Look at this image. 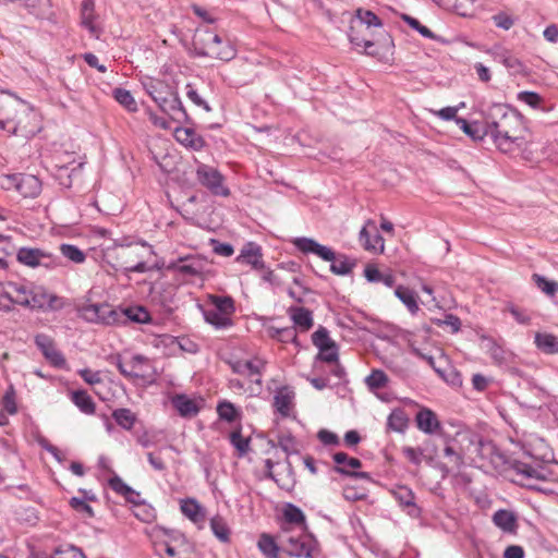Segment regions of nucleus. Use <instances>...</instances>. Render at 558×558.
Segmentation results:
<instances>
[{
    "instance_id": "nucleus-23",
    "label": "nucleus",
    "mask_w": 558,
    "mask_h": 558,
    "mask_svg": "<svg viewBox=\"0 0 558 558\" xmlns=\"http://www.w3.org/2000/svg\"><path fill=\"white\" fill-rule=\"evenodd\" d=\"M174 137L180 144L194 150H201L205 145L203 137L190 128H177Z\"/></svg>"
},
{
    "instance_id": "nucleus-43",
    "label": "nucleus",
    "mask_w": 558,
    "mask_h": 558,
    "mask_svg": "<svg viewBox=\"0 0 558 558\" xmlns=\"http://www.w3.org/2000/svg\"><path fill=\"white\" fill-rule=\"evenodd\" d=\"M217 413L221 420L234 422L240 417V411L231 402L225 400L218 403Z\"/></svg>"
},
{
    "instance_id": "nucleus-15",
    "label": "nucleus",
    "mask_w": 558,
    "mask_h": 558,
    "mask_svg": "<svg viewBox=\"0 0 558 558\" xmlns=\"http://www.w3.org/2000/svg\"><path fill=\"white\" fill-rule=\"evenodd\" d=\"M295 392L289 386H282L275 391L272 405L281 417H289L294 411Z\"/></svg>"
},
{
    "instance_id": "nucleus-17",
    "label": "nucleus",
    "mask_w": 558,
    "mask_h": 558,
    "mask_svg": "<svg viewBox=\"0 0 558 558\" xmlns=\"http://www.w3.org/2000/svg\"><path fill=\"white\" fill-rule=\"evenodd\" d=\"M487 53L492 54L495 60L502 63L512 74L518 75L527 73L526 66L523 62L506 48L496 46L487 50Z\"/></svg>"
},
{
    "instance_id": "nucleus-11",
    "label": "nucleus",
    "mask_w": 558,
    "mask_h": 558,
    "mask_svg": "<svg viewBox=\"0 0 558 558\" xmlns=\"http://www.w3.org/2000/svg\"><path fill=\"white\" fill-rule=\"evenodd\" d=\"M230 367L236 374L257 378L253 379L255 387H251V395H258L262 391V378L260 373L265 367V361L259 357H254L252 360H235L229 362Z\"/></svg>"
},
{
    "instance_id": "nucleus-29",
    "label": "nucleus",
    "mask_w": 558,
    "mask_h": 558,
    "mask_svg": "<svg viewBox=\"0 0 558 558\" xmlns=\"http://www.w3.org/2000/svg\"><path fill=\"white\" fill-rule=\"evenodd\" d=\"M536 348L545 354L558 353V337L549 332H536L534 337Z\"/></svg>"
},
{
    "instance_id": "nucleus-13",
    "label": "nucleus",
    "mask_w": 558,
    "mask_h": 558,
    "mask_svg": "<svg viewBox=\"0 0 558 558\" xmlns=\"http://www.w3.org/2000/svg\"><path fill=\"white\" fill-rule=\"evenodd\" d=\"M8 182L24 197H36L41 191L40 181L32 174H12Z\"/></svg>"
},
{
    "instance_id": "nucleus-4",
    "label": "nucleus",
    "mask_w": 558,
    "mask_h": 558,
    "mask_svg": "<svg viewBox=\"0 0 558 558\" xmlns=\"http://www.w3.org/2000/svg\"><path fill=\"white\" fill-rule=\"evenodd\" d=\"M143 86L160 110L172 120L180 121L186 118L185 109L178 93L167 83L160 80L147 78L143 82Z\"/></svg>"
},
{
    "instance_id": "nucleus-59",
    "label": "nucleus",
    "mask_w": 558,
    "mask_h": 558,
    "mask_svg": "<svg viewBox=\"0 0 558 558\" xmlns=\"http://www.w3.org/2000/svg\"><path fill=\"white\" fill-rule=\"evenodd\" d=\"M3 408L9 414H15L17 412V407L15 403L14 390L10 389L5 392L3 397Z\"/></svg>"
},
{
    "instance_id": "nucleus-35",
    "label": "nucleus",
    "mask_w": 558,
    "mask_h": 558,
    "mask_svg": "<svg viewBox=\"0 0 558 558\" xmlns=\"http://www.w3.org/2000/svg\"><path fill=\"white\" fill-rule=\"evenodd\" d=\"M172 403L182 416H193L198 412V408L194 400L187 398L184 395L175 396L172 399Z\"/></svg>"
},
{
    "instance_id": "nucleus-21",
    "label": "nucleus",
    "mask_w": 558,
    "mask_h": 558,
    "mask_svg": "<svg viewBox=\"0 0 558 558\" xmlns=\"http://www.w3.org/2000/svg\"><path fill=\"white\" fill-rule=\"evenodd\" d=\"M417 428L428 435L435 434L440 429V422L436 414L427 408L421 409L415 416Z\"/></svg>"
},
{
    "instance_id": "nucleus-39",
    "label": "nucleus",
    "mask_w": 558,
    "mask_h": 558,
    "mask_svg": "<svg viewBox=\"0 0 558 558\" xmlns=\"http://www.w3.org/2000/svg\"><path fill=\"white\" fill-rule=\"evenodd\" d=\"M210 529L214 535L222 543H228L230 539V530L226 520L220 515H215L210 520Z\"/></svg>"
},
{
    "instance_id": "nucleus-9",
    "label": "nucleus",
    "mask_w": 558,
    "mask_h": 558,
    "mask_svg": "<svg viewBox=\"0 0 558 558\" xmlns=\"http://www.w3.org/2000/svg\"><path fill=\"white\" fill-rule=\"evenodd\" d=\"M81 314L88 322L105 325H117L123 322V313H121V310L113 308L109 304H89L83 306Z\"/></svg>"
},
{
    "instance_id": "nucleus-33",
    "label": "nucleus",
    "mask_w": 558,
    "mask_h": 558,
    "mask_svg": "<svg viewBox=\"0 0 558 558\" xmlns=\"http://www.w3.org/2000/svg\"><path fill=\"white\" fill-rule=\"evenodd\" d=\"M258 548L268 558H279V551H281V544L275 541L268 534H262L258 539Z\"/></svg>"
},
{
    "instance_id": "nucleus-22",
    "label": "nucleus",
    "mask_w": 558,
    "mask_h": 558,
    "mask_svg": "<svg viewBox=\"0 0 558 558\" xmlns=\"http://www.w3.org/2000/svg\"><path fill=\"white\" fill-rule=\"evenodd\" d=\"M368 226L375 227L374 222L368 220L366 226H364L360 231V242L362 246L369 252L383 253L385 248L384 238L377 232L371 236L367 230Z\"/></svg>"
},
{
    "instance_id": "nucleus-3",
    "label": "nucleus",
    "mask_w": 558,
    "mask_h": 558,
    "mask_svg": "<svg viewBox=\"0 0 558 558\" xmlns=\"http://www.w3.org/2000/svg\"><path fill=\"white\" fill-rule=\"evenodd\" d=\"M146 252L155 254L153 246L147 242L143 241L133 246L129 238H121L104 250V257L116 270L144 274L151 269L145 260Z\"/></svg>"
},
{
    "instance_id": "nucleus-1",
    "label": "nucleus",
    "mask_w": 558,
    "mask_h": 558,
    "mask_svg": "<svg viewBox=\"0 0 558 558\" xmlns=\"http://www.w3.org/2000/svg\"><path fill=\"white\" fill-rule=\"evenodd\" d=\"M489 135L502 151H513L525 144L524 125L521 117L509 112L500 105L493 106L488 113Z\"/></svg>"
},
{
    "instance_id": "nucleus-41",
    "label": "nucleus",
    "mask_w": 558,
    "mask_h": 558,
    "mask_svg": "<svg viewBox=\"0 0 558 558\" xmlns=\"http://www.w3.org/2000/svg\"><path fill=\"white\" fill-rule=\"evenodd\" d=\"M113 98L123 106L130 112L137 111V102L130 93V90L124 88H114L112 92Z\"/></svg>"
},
{
    "instance_id": "nucleus-7",
    "label": "nucleus",
    "mask_w": 558,
    "mask_h": 558,
    "mask_svg": "<svg viewBox=\"0 0 558 558\" xmlns=\"http://www.w3.org/2000/svg\"><path fill=\"white\" fill-rule=\"evenodd\" d=\"M281 551L293 558H316V541L312 535L293 527H282L277 537Z\"/></svg>"
},
{
    "instance_id": "nucleus-49",
    "label": "nucleus",
    "mask_w": 558,
    "mask_h": 558,
    "mask_svg": "<svg viewBox=\"0 0 558 558\" xmlns=\"http://www.w3.org/2000/svg\"><path fill=\"white\" fill-rule=\"evenodd\" d=\"M402 20L413 29L417 31L423 37L435 39L436 35L426 26L422 25L416 19L403 14Z\"/></svg>"
},
{
    "instance_id": "nucleus-63",
    "label": "nucleus",
    "mask_w": 558,
    "mask_h": 558,
    "mask_svg": "<svg viewBox=\"0 0 558 558\" xmlns=\"http://www.w3.org/2000/svg\"><path fill=\"white\" fill-rule=\"evenodd\" d=\"M213 251L217 255L229 257L234 253L233 246L228 243H220L216 240H211Z\"/></svg>"
},
{
    "instance_id": "nucleus-42",
    "label": "nucleus",
    "mask_w": 558,
    "mask_h": 558,
    "mask_svg": "<svg viewBox=\"0 0 558 558\" xmlns=\"http://www.w3.org/2000/svg\"><path fill=\"white\" fill-rule=\"evenodd\" d=\"M312 342L318 349V351H323L324 349H332L333 344L336 343L329 337V331L322 326L312 335Z\"/></svg>"
},
{
    "instance_id": "nucleus-50",
    "label": "nucleus",
    "mask_w": 558,
    "mask_h": 558,
    "mask_svg": "<svg viewBox=\"0 0 558 558\" xmlns=\"http://www.w3.org/2000/svg\"><path fill=\"white\" fill-rule=\"evenodd\" d=\"M230 441L239 451L240 456L245 454L250 449V440L247 438H244L240 430L231 433Z\"/></svg>"
},
{
    "instance_id": "nucleus-52",
    "label": "nucleus",
    "mask_w": 558,
    "mask_h": 558,
    "mask_svg": "<svg viewBox=\"0 0 558 558\" xmlns=\"http://www.w3.org/2000/svg\"><path fill=\"white\" fill-rule=\"evenodd\" d=\"M50 558H86L81 549L74 546L58 548Z\"/></svg>"
},
{
    "instance_id": "nucleus-44",
    "label": "nucleus",
    "mask_w": 558,
    "mask_h": 558,
    "mask_svg": "<svg viewBox=\"0 0 558 558\" xmlns=\"http://www.w3.org/2000/svg\"><path fill=\"white\" fill-rule=\"evenodd\" d=\"M532 279L536 287L548 296H554L558 292V282L551 281L542 275L534 274Z\"/></svg>"
},
{
    "instance_id": "nucleus-55",
    "label": "nucleus",
    "mask_w": 558,
    "mask_h": 558,
    "mask_svg": "<svg viewBox=\"0 0 558 558\" xmlns=\"http://www.w3.org/2000/svg\"><path fill=\"white\" fill-rule=\"evenodd\" d=\"M402 452L404 457L413 464L420 465L423 461V450L421 448L403 447Z\"/></svg>"
},
{
    "instance_id": "nucleus-8",
    "label": "nucleus",
    "mask_w": 558,
    "mask_h": 558,
    "mask_svg": "<svg viewBox=\"0 0 558 558\" xmlns=\"http://www.w3.org/2000/svg\"><path fill=\"white\" fill-rule=\"evenodd\" d=\"M213 307L204 311L205 320L216 328H227L232 325L231 316L235 311L230 296L210 295Z\"/></svg>"
},
{
    "instance_id": "nucleus-48",
    "label": "nucleus",
    "mask_w": 558,
    "mask_h": 558,
    "mask_svg": "<svg viewBox=\"0 0 558 558\" xmlns=\"http://www.w3.org/2000/svg\"><path fill=\"white\" fill-rule=\"evenodd\" d=\"M393 495L401 506L411 507V508L415 509V504H414L415 497H414L413 492L410 488H408L405 486H401L393 493Z\"/></svg>"
},
{
    "instance_id": "nucleus-57",
    "label": "nucleus",
    "mask_w": 558,
    "mask_h": 558,
    "mask_svg": "<svg viewBox=\"0 0 558 558\" xmlns=\"http://www.w3.org/2000/svg\"><path fill=\"white\" fill-rule=\"evenodd\" d=\"M70 505L77 512L85 513V514H87V517L94 515L92 507L88 504H86V501L84 499L73 497L70 500Z\"/></svg>"
},
{
    "instance_id": "nucleus-36",
    "label": "nucleus",
    "mask_w": 558,
    "mask_h": 558,
    "mask_svg": "<svg viewBox=\"0 0 558 558\" xmlns=\"http://www.w3.org/2000/svg\"><path fill=\"white\" fill-rule=\"evenodd\" d=\"M408 424L409 417L402 409L393 410L388 416V428L393 432L403 433L407 429Z\"/></svg>"
},
{
    "instance_id": "nucleus-40",
    "label": "nucleus",
    "mask_w": 558,
    "mask_h": 558,
    "mask_svg": "<svg viewBox=\"0 0 558 558\" xmlns=\"http://www.w3.org/2000/svg\"><path fill=\"white\" fill-rule=\"evenodd\" d=\"M112 417L119 426L128 430L132 429L136 422L135 414L126 408L114 410L112 412Z\"/></svg>"
},
{
    "instance_id": "nucleus-38",
    "label": "nucleus",
    "mask_w": 558,
    "mask_h": 558,
    "mask_svg": "<svg viewBox=\"0 0 558 558\" xmlns=\"http://www.w3.org/2000/svg\"><path fill=\"white\" fill-rule=\"evenodd\" d=\"M330 270L340 276L348 275L352 271V269L355 267L356 263L354 259H351L350 257L345 255H335V259L330 260Z\"/></svg>"
},
{
    "instance_id": "nucleus-2",
    "label": "nucleus",
    "mask_w": 558,
    "mask_h": 558,
    "mask_svg": "<svg viewBox=\"0 0 558 558\" xmlns=\"http://www.w3.org/2000/svg\"><path fill=\"white\" fill-rule=\"evenodd\" d=\"M0 129L9 134L31 138L41 130V117L27 101L13 97L1 107Z\"/></svg>"
},
{
    "instance_id": "nucleus-34",
    "label": "nucleus",
    "mask_w": 558,
    "mask_h": 558,
    "mask_svg": "<svg viewBox=\"0 0 558 558\" xmlns=\"http://www.w3.org/2000/svg\"><path fill=\"white\" fill-rule=\"evenodd\" d=\"M73 403L85 414H94L96 410L92 397L84 390L73 391L71 396Z\"/></svg>"
},
{
    "instance_id": "nucleus-45",
    "label": "nucleus",
    "mask_w": 558,
    "mask_h": 558,
    "mask_svg": "<svg viewBox=\"0 0 558 558\" xmlns=\"http://www.w3.org/2000/svg\"><path fill=\"white\" fill-rule=\"evenodd\" d=\"M518 473L526 478L536 480L538 482H541V478H545L548 475L547 468H534L525 463L518 466Z\"/></svg>"
},
{
    "instance_id": "nucleus-31",
    "label": "nucleus",
    "mask_w": 558,
    "mask_h": 558,
    "mask_svg": "<svg viewBox=\"0 0 558 558\" xmlns=\"http://www.w3.org/2000/svg\"><path fill=\"white\" fill-rule=\"evenodd\" d=\"M395 295L405 305L411 314H416L420 310L417 295L414 291L404 286H398L395 289Z\"/></svg>"
},
{
    "instance_id": "nucleus-19",
    "label": "nucleus",
    "mask_w": 558,
    "mask_h": 558,
    "mask_svg": "<svg viewBox=\"0 0 558 558\" xmlns=\"http://www.w3.org/2000/svg\"><path fill=\"white\" fill-rule=\"evenodd\" d=\"M35 343L52 365L61 367L65 364V359L56 348L53 340L49 336L44 333L37 335L35 337Z\"/></svg>"
},
{
    "instance_id": "nucleus-62",
    "label": "nucleus",
    "mask_w": 558,
    "mask_h": 558,
    "mask_svg": "<svg viewBox=\"0 0 558 558\" xmlns=\"http://www.w3.org/2000/svg\"><path fill=\"white\" fill-rule=\"evenodd\" d=\"M529 487L534 490L547 494V495H554V494L558 495V485H554L549 482H539L538 484H529Z\"/></svg>"
},
{
    "instance_id": "nucleus-25",
    "label": "nucleus",
    "mask_w": 558,
    "mask_h": 558,
    "mask_svg": "<svg viewBox=\"0 0 558 558\" xmlns=\"http://www.w3.org/2000/svg\"><path fill=\"white\" fill-rule=\"evenodd\" d=\"M288 314L301 331H307L314 325L312 312L305 307L291 306L288 308Z\"/></svg>"
},
{
    "instance_id": "nucleus-18",
    "label": "nucleus",
    "mask_w": 558,
    "mask_h": 558,
    "mask_svg": "<svg viewBox=\"0 0 558 558\" xmlns=\"http://www.w3.org/2000/svg\"><path fill=\"white\" fill-rule=\"evenodd\" d=\"M293 244L302 253H313L324 260L335 259V252L330 247L322 245L313 239L296 238Z\"/></svg>"
},
{
    "instance_id": "nucleus-14",
    "label": "nucleus",
    "mask_w": 558,
    "mask_h": 558,
    "mask_svg": "<svg viewBox=\"0 0 558 558\" xmlns=\"http://www.w3.org/2000/svg\"><path fill=\"white\" fill-rule=\"evenodd\" d=\"M63 306V301L56 294L48 293L44 288L32 289V296H29L28 308L32 310H60Z\"/></svg>"
},
{
    "instance_id": "nucleus-12",
    "label": "nucleus",
    "mask_w": 558,
    "mask_h": 558,
    "mask_svg": "<svg viewBox=\"0 0 558 558\" xmlns=\"http://www.w3.org/2000/svg\"><path fill=\"white\" fill-rule=\"evenodd\" d=\"M207 267V259L201 255L179 257L177 260H173L166 266L168 270L177 271L187 277L202 276L206 271Z\"/></svg>"
},
{
    "instance_id": "nucleus-28",
    "label": "nucleus",
    "mask_w": 558,
    "mask_h": 558,
    "mask_svg": "<svg viewBox=\"0 0 558 558\" xmlns=\"http://www.w3.org/2000/svg\"><path fill=\"white\" fill-rule=\"evenodd\" d=\"M95 3L93 0H83L81 5V24L89 31V33L96 38L99 37V29L94 23Z\"/></svg>"
},
{
    "instance_id": "nucleus-32",
    "label": "nucleus",
    "mask_w": 558,
    "mask_h": 558,
    "mask_svg": "<svg viewBox=\"0 0 558 558\" xmlns=\"http://www.w3.org/2000/svg\"><path fill=\"white\" fill-rule=\"evenodd\" d=\"M493 521L496 526L505 532H514L517 529L515 515L508 510H498L493 517Z\"/></svg>"
},
{
    "instance_id": "nucleus-24",
    "label": "nucleus",
    "mask_w": 558,
    "mask_h": 558,
    "mask_svg": "<svg viewBox=\"0 0 558 558\" xmlns=\"http://www.w3.org/2000/svg\"><path fill=\"white\" fill-rule=\"evenodd\" d=\"M180 509L182 513L195 524H203L206 519V511L194 498L181 500Z\"/></svg>"
},
{
    "instance_id": "nucleus-47",
    "label": "nucleus",
    "mask_w": 558,
    "mask_h": 558,
    "mask_svg": "<svg viewBox=\"0 0 558 558\" xmlns=\"http://www.w3.org/2000/svg\"><path fill=\"white\" fill-rule=\"evenodd\" d=\"M371 389L384 388L388 383L387 375L380 369H374L365 379Z\"/></svg>"
},
{
    "instance_id": "nucleus-10",
    "label": "nucleus",
    "mask_w": 558,
    "mask_h": 558,
    "mask_svg": "<svg viewBox=\"0 0 558 558\" xmlns=\"http://www.w3.org/2000/svg\"><path fill=\"white\" fill-rule=\"evenodd\" d=\"M196 179L214 195L227 197L230 194V190L223 184L225 177L214 167L199 163L196 169Z\"/></svg>"
},
{
    "instance_id": "nucleus-56",
    "label": "nucleus",
    "mask_w": 558,
    "mask_h": 558,
    "mask_svg": "<svg viewBox=\"0 0 558 558\" xmlns=\"http://www.w3.org/2000/svg\"><path fill=\"white\" fill-rule=\"evenodd\" d=\"M338 345L337 343L333 344L332 349H324L323 351H319L317 354V360L327 362V363H336L338 362Z\"/></svg>"
},
{
    "instance_id": "nucleus-6",
    "label": "nucleus",
    "mask_w": 558,
    "mask_h": 558,
    "mask_svg": "<svg viewBox=\"0 0 558 558\" xmlns=\"http://www.w3.org/2000/svg\"><path fill=\"white\" fill-rule=\"evenodd\" d=\"M193 46L198 56L222 61H230L236 54L234 47L228 40H222L218 34L207 27L197 29Z\"/></svg>"
},
{
    "instance_id": "nucleus-58",
    "label": "nucleus",
    "mask_w": 558,
    "mask_h": 558,
    "mask_svg": "<svg viewBox=\"0 0 558 558\" xmlns=\"http://www.w3.org/2000/svg\"><path fill=\"white\" fill-rule=\"evenodd\" d=\"M186 95L192 102H194L198 107L204 108L207 112L211 111L209 105L204 99H202V97L197 94V92L192 87L191 84L186 85Z\"/></svg>"
},
{
    "instance_id": "nucleus-27",
    "label": "nucleus",
    "mask_w": 558,
    "mask_h": 558,
    "mask_svg": "<svg viewBox=\"0 0 558 558\" xmlns=\"http://www.w3.org/2000/svg\"><path fill=\"white\" fill-rule=\"evenodd\" d=\"M284 523L282 527H292L291 525H295L293 527L296 531L305 530V515L300 508L294 505H287L283 511Z\"/></svg>"
},
{
    "instance_id": "nucleus-64",
    "label": "nucleus",
    "mask_w": 558,
    "mask_h": 558,
    "mask_svg": "<svg viewBox=\"0 0 558 558\" xmlns=\"http://www.w3.org/2000/svg\"><path fill=\"white\" fill-rule=\"evenodd\" d=\"M493 20H494L496 26H498L502 29H506V31L510 29L513 25V20L505 13H499V14L494 15Z\"/></svg>"
},
{
    "instance_id": "nucleus-60",
    "label": "nucleus",
    "mask_w": 558,
    "mask_h": 558,
    "mask_svg": "<svg viewBox=\"0 0 558 558\" xmlns=\"http://www.w3.org/2000/svg\"><path fill=\"white\" fill-rule=\"evenodd\" d=\"M458 110H459V107H446L440 110L430 109V112L433 114L439 117L442 120H446V121L454 120L456 121V119H458L457 118Z\"/></svg>"
},
{
    "instance_id": "nucleus-46",
    "label": "nucleus",
    "mask_w": 558,
    "mask_h": 558,
    "mask_svg": "<svg viewBox=\"0 0 558 558\" xmlns=\"http://www.w3.org/2000/svg\"><path fill=\"white\" fill-rule=\"evenodd\" d=\"M60 252L64 257L75 264H82L86 259L85 253L72 244H62L60 246Z\"/></svg>"
},
{
    "instance_id": "nucleus-61",
    "label": "nucleus",
    "mask_w": 558,
    "mask_h": 558,
    "mask_svg": "<svg viewBox=\"0 0 558 558\" xmlns=\"http://www.w3.org/2000/svg\"><path fill=\"white\" fill-rule=\"evenodd\" d=\"M473 125H474V128L470 129V131L465 133L469 136H471L473 140H482L484 136L489 135L488 120L486 121L485 126H483L476 122H474Z\"/></svg>"
},
{
    "instance_id": "nucleus-20",
    "label": "nucleus",
    "mask_w": 558,
    "mask_h": 558,
    "mask_svg": "<svg viewBox=\"0 0 558 558\" xmlns=\"http://www.w3.org/2000/svg\"><path fill=\"white\" fill-rule=\"evenodd\" d=\"M236 262L251 265L255 269H263L264 262L262 247L254 242L244 244L239 256L236 257Z\"/></svg>"
},
{
    "instance_id": "nucleus-54",
    "label": "nucleus",
    "mask_w": 558,
    "mask_h": 558,
    "mask_svg": "<svg viewBox=\"0 0 558 558\" xmlns=\"http://www.w3.org/2000/svg\"><path fill=\"white\" fill-rule=\"evenodd\" d=\"M109 486L111 487L112 490H114L117 494L121 496L132 494V487L125 484L123 480L118 475H114L109 480Z\"/></svg>"
},
{
    "instance_id": "nucleus-30",
    "label": "nucleus",
    "mask_w": 558,
    "mask_h": 558,
    "mask_svg": "<svg viewBox=\"0 0 558 558\" xmlns=\"http://www.w3.org/2000/svg\"><path fill=\"white\" fill-rule=\"evenodd\" d=\"M333 461L338 464L336 471L339 473L350 474L347 466L351 469H357L361 466V461L356 458H350L344 452H337L333 454ZM351 475L359 477H366V473H351Z\"/></svg>"
},
{
    "instance_id": "nucleus-37",
    "label": "nucleus",
    "mask_w": 558,
    "mask_h": 558,
    "mask_svg": "<svg viewBox=\"0 0 558 558\" xmlns=\"http://www.w3.org/2000/svg\"><path fill=\"white\" fill-rule=\"evenodd\" d=\"M123 313V322H134L140 324L148 323L150 319L149 313L142 306H131L124 310H121Z\"/></svg>"
},
{
    "instance_id": "nucleus-5",
    "label": "nucleus",
    "mask_w": 558,
    "mask_h": 558,
    "mask_svg": "<svg viewBox=\"0 0 558 558\" xmlns=\"http://www.w3.org/2000/svg\"><path fill=\"white\" fill-rule=\"evenodd\" d=\"M108 361L116 365L120 374L132 383L150 384L156 378V371L153 362L145 355L133 354L122 356L121 354L110 355Z\"/></svg>"
},
{
    "instance_id": "nucleus-53",
    "label": "nucleus",
    "mask_w": 558,
    "mask_h": 558,
    "mask_svg": "<svg viewBox=\"0 0 558 558\" xmlns=\"http://www.w3.org/2000/svg\"><path fill=\"white\" fill-rule=\"evenodd\" d=\"M518 99L532 108H537L542 102V97L535 92H520Z\"/></svg>"
},
{
    "instance_id": "nucleus-26",
    "label": "nucleus",
    "mask_w": 558,
    "mask_h": 558,
    "mask_svg": "<svg viewBox=\"0 0 558 558\" xmlns=\"http://www.w3.org/2000/svg\"><path fill=\"white\" fill-rule=\"evenodd\" d=\"M5 295L11 302L28 307L32 289H28L26 286L21 283H9Z\"/></svg>"
},
{
    "instance_id": "nucleus-16",
    "label": "nucleus",
    "mask_w": 558,
    "mask_h": 558,
    "mask_svg": "<svg viewBox=\"0 0 558 558\" xmlns=\"http://www.w3.org/2000/svg\"><path fill=\"white\" fill-rule=\"evenodd\" d=\"M17 260L26 266L36 267L39 265L50 266L53 264V256L40 248L21 247L17 251Z\"/></svg>"
},
{
    "instance_id": "nucleus-51",
    "label": "nucleus",
    "mask_w": 558,
    "mask_h": 558,
    "mask_svg": "<svg viewBox=\"0 0 558 558\" xmlns=\"http://www.w3.org/2000/svg\"><path fill=\"white\" fill-rule=\"evenodd\" d=\"M356 16H357L360 23L361 24H365L367 27H369V26H376V27L381 26V22H380L379 17L375 13H373L372 11L359 9L356 11Z\"/></svg>"
}]
</instances>
